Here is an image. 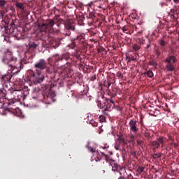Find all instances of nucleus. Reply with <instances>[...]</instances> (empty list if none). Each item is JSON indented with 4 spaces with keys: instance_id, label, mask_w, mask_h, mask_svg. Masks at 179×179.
<instances>
[{
    "instance_id": "obj_31",
    "label": "nucleus",
    "mask_w": 179,
    "mask_h": 179,
    "mask_svg": "<svg viewBox=\"0 0 179 179\" xmlns=\"http://www.w3.org/2000/svg\"><path fill=\"white\" fill-rule=\"evenodd\" d=\"M160 157H162V153H158V154H154L152 155V158L153 159H160Z\"/></svg>"
},
{
    "instance_id": "obj_11",
    "label": "nucleus",
    "mask_w": 179,
    "mask_h": 179,
    "mask_svg": "<svg viewBox=\"0 0 179 179\" xmlns=\"http://www.w3.org/2000/svg\"><path fill=\"white\" fill-rule=\"evenodd\" d=\"M129 127L131 132H133V134H136L139 131V128H138V122L136 120H131L129 122Z\"/></svg>"
},
{
    "instance_id": "obj_24",
    "label": "nucleus",
    "mask_w": 179,
    "mask_h": 179,
    "mask_svg": "<svg viewBox=\"0 0 179 179\" xmlns=\"http://www.w3.org/2000/svg\"><path fill=\"white\" fill-rule=\"evenodd\" d=\"M62 57L63 58V61H68V59L71 58V57L69 56V53H64L63 55H62Z\"/></svg>"
},
{
    "instance_id": "obj_21",
    "label": "nucleus",
    "mask_w": 179,
    "mask_h": 179,
    "mask_svg": "<svg viewBox=\"0 0 179 179\" xmlns=\"http://www.w3.org/2000/svg\"><path fill=\"white\" fill-rule=\"evenodd\" d=\"M144 75H147L148 78H153V76H155V74L153 73V71H152V70H148L144 73Z\"/></svg>"
},
{
    "instance_id": "obj_1",
    "label": "nucleus",
    "mask_w": 179,
    "mask_h": 179,
    "mask_svg": "<svg viewBox=\"0 0 179 179\" xmlns=\"http://www.w3.org/2000/svg\"><path fill=\"white\" fill-rule=\"evenodd\" d=\"M34 68L36 72L32 70L29 71L30 80L34 85H38L44 80V76L41 73L47 68V62L44 59H41L34 64Z\"/></svg>"
},
{
    "instance_id": "obj_39",
    "label": "nucleus",
    "mask_w": 179,
    "mask_h": 179,
    "mask_svg": "<svg viewBox=\"0 0 179 179\" xmlns=\"http://www.w3.org/2000/svg\"><path fill=\"white\" fill-rule=\"evenodd\" d=\"M99 118H100L101 122H104V121H106V118L104 117H103L102 115H101L99 117Z\"/></svg>"
},
{
    "instance_id": "obj_36",
    "label": "nucleus",
    "mask_w": 179,
    "mask_h": 179,
    "mask_svg": "<svg viewBox=\"0 0 179 179\" xmlns=\"http://www.w3.org/2000/svg\"><path fill=\"white\" fill-rule=\"evenodd\" d=\"M122 30L123 33H125V31H128V27L124 26V27L122 28Z\"/></svg>"
},
{
    "instance_id": "obj_47",
    "label": "nucleus",
    "mask_w": 179,
    "mask_h": 179,
    "mask_svg": "<svg viewBox=\"0 0 179 179\" xmlns=\"http://www.w3.org/2000/svg\"><path fill=\"white\" fill-rule=\"evenodd\" d=\"M141 44H143V39H139Z\"/></svg>"
},
{
    "instance_id": "obj_17",
    "label": "nucleus",
    "mask_w": 179,
    "mask_h": 179,
    "mask_svg": "<svg viewBox=\"0 0 179 179\" xmlns=\"http://www.w3.org/2000/svg\"><path fill=\"white\" fill-rule=\"evenodd\" d=\"M100 95H99L98 99L96 101L97 103V106L99 108H104V106H103V104L101 103V101L100 100V99H104V96L103 95V94L99 93Z\"/></svg>"
},
{
    "instance_id": "obj_7",
    "label": "nucleus",
    "mask_w": 179,
    "mask_h": 179,
    "mask_svg": "<svg viewBox=\"0 0 179 179\" xmlns=\"http://www.w3.org/2000/svg\"><path fill=\"white\" fill-rule=\"evenodd\" d=\"M42 96L46 104H51V102L53 101L54 98L55 97V92L51 90V87H48L45 85L43 88Z\"/></svg>"
},
{
    "instance_id": "obj_28",
    "label": "nucleus",
    "mask_w": 179,
    "mask_h": 179,
    "mask_svg": "<svg viewBox=\"0 0 179 179\" xmlns=\"http://www.w3.org/2000/svg\"><path fill=\"white\" fill-rule=\"evenodd\" d=\"M77 19L78 20H79V22H83V20H85V15H79L78 16H77Z\"/></svg>"
},
{
    "instance_id": "obj_40",
    "label": "nucleus",
    "mask_w": 179,
    "mask_h": 179,
    "mask_svg": "<svg viewBox=\"0 0 179 179\" xmlns=\"http://www.w3.org/2000/svg\"><path fill=\"white\" fill-rule=\"evenodd\" d=\"M118 141L119 142H125V139H124L122 137H119Z\"/></svg>"
},
{
    "instance_id": "obj_16",
    "label": "nucleus",
    "mask_w": 179,
    "mask_h": 179,
    "mask_svg": "<svg viewBox=\"0 0 179 179\" xmlns=\"http://www.w3.org/2000/svg\"><path fill=\"white\" fill-rule=\"evenodd\" d=\"M112 166V171H120V170H123L124 171H125V169H121V166L118 165L117 163H113L111 164Z\"/></svg>"
},
{
    "instance_id": "obj_30",
    "label": "nucleus",
    "mask_w": 179,
    "mask_h": 179,
    "mask_svg": "<svg viewBox=\"0 0 179 179\" xmlns=\"http://www.w3.org/2000/svg\"><path fill=\"white\" fill-rule=\"evenodd\" d=\"M126 58H127V59H128L129 62V61H136V59L134 56L126 55Z\"/></svg>"
},
{
    "instance_id": "obj_18",
    "label": "nucleus",
    "mask_w": 179,
    "mask_h": 179,
    "mask_svg": "<svg viewBox=\"0 0 179 179\" xmlns=\"http://www.w3.org/2000/svg\"><path fill=\"white\" fill-rule=\"evenodd\" d=\"M157 142L159 143V146L161 145L162 148L164 146V142H166V137L160 136L157 138Z\"/></svg>"
},
{
    "instance_id": "obj_37",
    "label": "nucleus",
    "mask_w": 179,
    "mask_h": 179,
    "mask_svg": "<svg viewBox=\"0 0 179 179\" xmlns=\"http://www.w3.org/2000/svg\"><path fill=\"white\" fill-rule=\"evenodd\" d=\"M120 144H118V143H115V149L116 150H120Z\"/></svg>"
},
{
    "instance_id": "obj_10",
    "label": "nucleus",
    "mask_w": 179,
    "mask_h": 179,
    "mask_svg": "<svg viewBox=\"0 0 179 179\" xmlns=\"http://www.w3.org/2000/svg\"><path fill=\"white\" fill-rule=\"evenodd\" d=\"M71 48H75L78 44H83L85 43V35H78L76 38L71 40Z\"/></svg>"
},
{
    "instance_id": "obj_6",
    "label": "nucleus",
    "mask_w": 179,
    "mask_h": 179,
    "mask_svg": "<svg viewBox=\"0 0 179 179\" xmlns=\"http://www.w3.org/2000/svg\"><path fill=\"white\" fill-rule=\"evenodd\" d=\"M1 62H3V64H6V65H8V66H10V68H13V66L17 62V59L13 57V54H12V52L7 51L6 53H4L1 59Z\"/></svg>"
},
{
    "instance_id": "obj_22",
    "label": "nucleus",
    "mask_w": 179,
    "mask_h": 179,
    "mask_svg": "<svg viewBox=\"0 0 179 179\" xmlns=\"http://www.w3.org/2000/svg\"><path fill=\"white\" fill-rule=\"evenodd\" d=\"M151 145L155 148V149H159V148H160V145H159L157 141H152L151 142Z\"/></svg>"
},
{
    "instance_id": "obj_32",
    "label": "nucleus",
    "mask_w": 179,
    "mask_h": 179,
    "mask_svg": "<svg viewBox=\"0 0 179 179\" xmlns=\"http://www.w3.org/2000/svg\"><path fill=\"white\" fill-rule=\"evenodd\" d=\"M59 16L60 15H55L54 17V20H57L58 22H65L64 20H62V18H59Z\"/></svg>"
},
{
    "instance_id": "obj_53",
    "label": "nucleus",
    "mask_w": 179,
    "mask_h": 179,
    "mask_svg": "<svg viewBox=\"0 0 179 179\" xmlns=\"http://www.w3.org/2000/svg\"><path fill=\"white\" fill-rule=\"evenodd\" d=\"M118 179H125V178H124V177L122 176H120Z\"/></svg>"
},
{
    "instance_id": "obj_50",
    "label": "nucleus",
    "mask_w": 179,
    "mask_h": 179,
    "mask_svg": "<svg viewBox=\"0 0 179 179\" xmlns=\"http://www.w3.org/2000/svg\"><path fill=\"white\" fill-rule=\"evenodd\" d=\"M111 86V83L110 82H108V87H110Z\"/></svg>"
},
{
    "instance_id": "obj_3",
    "label": "nucleus",
    "mask_w": 179,
    "mask_h": 179,
    "mask_svg": "<svg viewBox=\"0 0 179 179\" xmlns=\"http://www.w3.org/2000/svg\"><path fill=\"white\" fill-rule=\"evenodd\" d=\"M45 69H46L47 73L50 75L49 78H51V79H55V76H59L60 78H66L69 73H72V69H71V66L69 65H66L62 67L57 71V73L52 72V71H51V69L47 67V66Z\"/></svg>"
},
{
    "instance_id": "obj_59",
    "label": "nucleus",
    "mask_w": 179,
    "mask_h": 179,
    "mask_svg": "<svg viewBox=\"0 0 179 179\" xmlns=\"http://www.w3.org/2000/svg\"><path fill=\"white\" fill-rule=\"evenodd\" d=\"M103 173H105L106 171H103Z\"/></svg>"
},
{
    "instance_id": "obj_33",
    "label": "nucleus",
    "mask_w": 179,
    "mask_h": 179,
    "mask_svg": "<svg viewBox=\"0 0 179 179\" xmlns=\"http://www.w3.org/2000/svg\"><path fill=\"white\" fill-rule=\"evenodd\" d=\"M108 111H111L110 109H107V108H105L103 110L102 113L105 115H108Z\"/></svg>"
},
{
    "instance_id": "obj_42",
    "label": "nucleus",
    "mask_w": 179,
    "mask_h": 179,
    "mask_svg": "<svg viewBox=\"0 0 179 179\" xmlns=\"http://www.w3.org/2000/svg\"><path fill=\"white\" fill-rule=\"evenodd\" d=\"M94 15H93V13H90L89 14L88 17H89L90 19H93V17H94Z\"/></svg>"
},
{
    "instance_id": "obj_25",
    "label": "nucleus",
    "mask_w": 179,
    "mask_h": 179,
    "mask_svg": "<svg viewBox=\"0 0 179 179\" xmlns=\"http://www.w3.org/2000/svg\"><path fill=\"white\" fill-rule=\"evenodd\" d=\"M59 61H61V62L64 61L63 57H62V55H56L55 62H59Z\"/></svg>"
},
{
    "instance_id": "obj_8",
    "label": "nucleus",
    "mask_w": 179,
    "mask_h": 179,
    "mask_svg": "<svg viewBox=\"0 0 179 179\" xmlns=\"http://www.w3.org/2000/svg\"><path fill=\"white\" fill-rule=\"evenodd\" d=\"M38 47H40V43L38 41H30L27 46V51L26 54H31V57H33Z\"/></svg>"
},
{
    "instance_id": "obj_34",
    "label": "nucleus",
    "mask_w": 179,
    "mask_h": 179,
    "mask_svg": "<svg viewBox=\"0 0 179 179\" xmlns=\"http://www.w3.org/2000/svg\"><path fill=\"white\" fill-rule=\"evenodd\" d=\"M150 65H151L152 66H156V65H157V63L155 61L151 60L150 62Z\"/></svg>"
},
{
    "instance_id": "obj_12",
    "label": "nucleus",
    "mask_w": 179,
    "mask_h": 179,
    "mask_svg": "<svg viewBox=\"0 0 179 179\" xmlns=\"http://www.w3.org/2000/svg\"><path fill=\"white\" fill-rule=\"evenodd\" d=\"M105 108H107V110H111L114 108V106H115V102L113 100V98L111 99L106 98V102L103 103Z\"/></svg>"
},
{
    "instance_id": "obj_15",
    "label": "nucleus",
    "mask_w": 179,
    "mask_h": 179,
    "mask_svg": "<svg viewBox=\"0 0 179 179\" xmlns=\"http://www.w3.org/2000/svg\"><path fill=\"white\" fill-rule=\"evenodd\" d=\"M6 99V90L5 89L0 90V104L3 103V99Z\"/></svg>"
},
{
    "instance_id": "obj_29",
    "label": "nucleus",
    "mask_w": 179,
    "mask_h": 179,
    "mask_svg": "<svg viewBox=\"0 0 179 179\" xmlns=\"http://www.w3.org/2000/svg\"><path fill=\"white\" fill-rule=\"evenodd\" d=\"M15 6L17 8H19L20 9H22V10L24 9V7L23 6V3L17 2V3H15Z\"/></svg>"
},
{
    "instance_id": "obj_35",
    "label": "nucleus",
    "mask_w": 179,
    "mask_h": 179,
    "mask_svg": "<svg viewBox=\"0 0 179 179\" xmlns=\"http://www.w3.org/2000/svg\"><path fill=\"white\" fill-rule=\"evenodd\" d=\"M116 76H117V78H122L123 75H122V73H121V71H118V72L117 73V74H116Z\"/></svg>"
},
{
    "instance_id": "obj_2",
    "label": "nucleus",
    "mask_w": 179,
    "mask_h": 179,
    "mask_svg": "<svg viewBox=\"0 0 179 179\" xmlns=\"http://www.w3.org/2000/svg\"><path fill=\"white\" fill-rule=\"evenodd\" d=\"M55 22L53 20H48L45 23L38 24V29L40 31V34L42 36L41 40L45 41V38L54 33V25Z\"/></svg>"
},
{
    "instance_id": "obj_44",
    "label": "nucleus",
    "mask_w": 179,
    "mask_h": 179,
    "mask_svg": "<svg viewBox=\"0 0 179 179\" xmlns=\"http://www.w3.org/2000/svg\"><path fill=\"white\" fill-rule=\"evenodd\" d=\"M76 57L77 59H82V58L80 57V55H79V54H76Z\"/></svg>"
},
{
    "instance_id": "obj_54",
    "label": "nucleus",
    "mask_w": 179,
    "mask_h": 179,
    "mask_svg": "<svg viewBox=\"0 0 179 179\" xmlns=\"http://www.w3.org/2000/svg\"><path fill=\"white\" fill-rule=\"evenodd\" d=\"M174 2H179V0H173Z\"/></svg>"
},
{
    "instance_id": "obj_61",
    "label": "nucleus",
    "mask_w": 179,
    "mask_h": 179,
    "mask_svg": "<svg viewBox=\"0 0 179 179\" xmlns=\"http://www.w3.org/2000/svg\"><path fill=\"white\" fill-rule=\"evenodd\" d=\"M136 176H138V174H136Z\"/></svg>"
},
{
    "instance_id": "obj_58",
    "label": "nucleus",
    "mask_w": 179,
    "mask_h": 179,
    "mask_svg": "<svg viewBox=\"0 0 179 179\" xmlns=\"http://www.w3.org/2000/svg\"><path fill=\"white\" fill-rule=\"evenodd\" d=\"M57 33H59V29L57 30Z\"/></svg>"
},
{
    "instance_id": "obj_48",
    "label": "nucleus",
    "mask_w": 179,
    "mask_h": 179,
    "mask_svg": "<svg viewBox=\"0 0 179 179\" xmlns=\"http://www.w3.org/2000/svg\"><path fill=\"white\" fill-rule=\"evenodd\" d=\"M174 147H175V148H178V144H177V143H174Z\"/></svg>"
},
{
    "instance_id": "obj_52",
    "label": "nucleus",
    "mask_w": 179,
    "mask_h": 179,
    "mask_svg": "<svg viewBox=\"0 0 179 179\" xmlns=\"http://www.w3.org/2000/svg\"><path fill=\"white\" fill-rule=\"evenodd\" d=\"M92 2H91V3H89L87 4V6H92Z\"/></svg>"
},
{
    "instance_id": "obj_51",
    "label": "nucleus",
    "mask_w": 179,
    "mask_h": 179,
    "mask_svg": "<svg viewBox=\"0 0 179 179\" xmlns=\"http://www.w3.org/2000/svg\"><path fill=\"white\" fill-rule=\"evenodd\" d=\"M134 138H135V136H134V135H131V139H134Z\"/></svg>"
},
{
    "instance_id": "obj_41",
    "label": "nucleus",
    "mask_w": 179,
    "mask_h": 179,
    "mask_svg": "<svg viewBox=\"0 0 179 179\" xmlns=\"http://www.w3.org/2000/svg\"><path fill=\"white\" fill-rule=\"evenodd\" d=\"M137 145H138V146H141L142 145V141H141V140H137Z\"/></svg>"
},
{
    "instance_id": "obj_38",
    "label": "nucleus",
    "mask_w": 179,
    "mask_h": 179,
    "mask_svg": "<svg viewBox=\"0 0 179 179\" xmlns=\"http://www.w3.org/2000/svg\"><path fill=\"white\" fill-rule=\"evenodd\" d=\"M88 150L91 152V153H94V152H96V150L92 147H88Z\"/></svg>"
},
{
    "instance_id": "obj_46",
    "label": "nucleus",
    "mask_w": 179,
    "mask_h": 179,
    "mask_svg": "<svg viewBox=\"0 0 179 179\" xmlns=\"http://www.w3.org/2000/svg\"><path fill=\"white\" fill-rule=\"evenodd\" d=\"M134 178H134V176H132V175H129L128 176V179H134Z\"/></svg>"
},
{
    "instance_id": "obj_13",
    "label": "nucleus",
    "mask_w": 179,
    "mask_h": 179,
    "mask_svg": "<svg viewBox=\"0 0 179 179\" xmlns=\"http://www.w3.org/2000/svg\"><path fill=\"white\" fill-rule=\"evenodd\" d=\"M10 79H12V76L10 74H7L2 76L1 77V82H3V86H8L6 83H9L10 82Z\"/></svg>"
},
{
    "instance_id": "obj_9",
    "label": "nucleus",
    "mask_w": 179,
    "mask_h": 179,
    "mask_svg": "<svg viewBox=\"0 0 179 179\" xmlns=\"http://www.w3.org/2000/svg\"><path fill=\"white\" fill-rule=\"evenodd\" d=\"M71 31H75V25H73V24L71 22H67L64 24L63 34H64V36H69L71 34Z\"/></svg>"
},
{
    "instance_id": "obj_49",
    "label": "nucleus",
    "mask_w": 179,
    "mask_h": 179,
    "mask_svg": "<svg viewBox=\"0 0 179 179\" xmlns=\"http://www.w3.org/2000/svg\"><path fill=\"white\" fill-rule=\"evenodd\" d=\"M101 154L102 155V156H103V157H105L107 155L104 152H101Z\"/></svg>"
},
{
    "instance_id": "obj_19",
    "label": "nucleus",
    "mask_w": 179,
    "mask_h": 179,
    "mask_svg": "<svg viewBox=\"0 0 179 179\" xmlns=\"http://www.w3.org/2000/svg\"><path fill=\"white\" fill-rule=\"evenodd\" d=\"M143 135H144L147 141H150V138H152V136L150 135V132L149 131L148 128H145V130L143 131Z\"/></svg>"
},
{
    "instance_id": "obj_55",
    "label": "nucleus",
    "mask_w": 179,
    "mask_h": 179,
    "mask_svg": "<svg viewBox=\"0 0 179 179\" xmlns=\"http://www.w3.org/2000/svg\"><path fill=\"white\" fill-rule=\"evenodd\" d=\"M150 47V44H148L147 46V48H149Z\"/></svg>"
},
{
    "instance_id": "obj_14",
    "label": "nucleus",
    "mask_w": 179,
    "mask_h": 179,
    "mask_svg": "<svg viewBox=\"0 0 179 179\" xmlns=\"http://www.w3.org/2000/svg\"><path fill=\"white\" fill-rule=\"evenodd\" d=\"M6 1L0 0V7L3 9V10L1 11V13L2 15H5V13L8 12V7H6Z\"/></svg>"
},
{
    "instance_id": "obj_26",
    "label": "nucleus",
    "mask_w": 179,
    "mask_h": 179,
    "mask_svg": "<svg viewBox=\"0 0 179 179\" xmlns=\"http://www.w3.org/2000/svg\"><path fill=\"white\" fill-rule=\"evenodd\" d=\"M133 50L134 51H136V52H138V51H139V50H141V45H138V44H134L133 45Z\"/></svg>"
},
{
    "instance_id": "obj_43",
    "label": "nucleus",
    "mask_w": 179,
    "mask_h": 179,
    "mask_svg": "<svg viewBox=\"0 0 179 179\" xmlns=\"http://www.w3.org/2000/svg\"><path fill=\"white\" fill-rule=\"evenodd\" d=\"M131 155L133 156V157H136V151L132 152Z\"/></svg>"
},
{
    "instance_id": "obj_60",
    "label": "nucleus",
    "mask_w": 179,
    "mask_h": 179,
    "mask_svg": "<svg viewBox=\"0 0 179 179\" xmlns=\"http://www.w3.org/2000/svg\"><path fill=\"white\" fill-rule=\"evenodd\" d=\"M166 1H171V0H166Z\"/></svg>"
},
{
    "instance_id": "obj_23",
    "label": "nucleus",
    "mask_w": 179,
    "mask_h": 179,
    "mask_svg": "<svg viewBox=\"0 0 179 179\" xmlns=\"http://www.w3.org/2000/svg\"><path fill=\"white\" fill-rule=\"evenodd\" d=\"M137 173L141 175L142 174V172L143 171H145V167L144 166H138V168H137V170H136Z\"/></svg>"
},
{
    "instance_id": "obj_27",
    "label": "nucleus",
    "mask_w": 179,
    "mask_h": 179,
    "mask_svg": "<svg viewBox=\"0 0 179 179\" xmlns=\"http://www.w3.org/2000/svg\"><path fill=\"white\" fill-rule=\"evenodd\" d=\"M155 52L157 57H160V55H162V52H160V48H156L155 50Z\"/></svg>"
},
{
    "instance_id": "obj_57",
    "label": "nucleus",
    "mask_w": 179,
    "mask_h": 179,
    "mask_svg": "<svg viewBox=\"0 0 179 179\" xmlns=\"http://www.w3.org/2000/svg\"><path fill=\"white\" fill-rule=\"evenodd\" d=\"M171 17H174V15H173V14L171 15Z\"/></svg>"
},
{
    "instance_id": "obj_5",
    "label": "nucleus",
    "mask_w": 179,
    "mask_h": 179,
    "mask_svg": "<svg viewBox=\"0 0 179 179\" xmlns=\"http://www.w3.org/2000/svg\"><path fill=\"white\" fill-rule=\"evenodd\" d=\"M166 64L165 69L166 72H173L176 71V62H177V57L173 55H169L164 60Z\"/></svg>"
},
{
    "instance_id": "obj_4",
    "label": "nucleus",
    "mask_w": 179,
    "mask_h": 179,
    "mask_svg": "<svg viewBox=\"0 0 179 179\" xmlns=\"http://www.w3.org/2000/svg\"><path fill=\"white\" fill-rule=\"evenodd\" d=\"M5 30L6 34V36H9V37H15L17 40H20V38H22V33L17 30L14 22L8 24L7 26L5 27Z\"/></svg>"
},
{
    "instance_id": "obj_56",
    "label": "nucleus",
    "mask_w": 179,
    "mask_h": 179,
    "mask_svg": "<svg viewBox=\"0 0 179 179\" xmlns=\"http://www.w3.org/2000/svg\"><path fill=\"white\" fill-rule=\"evenodd\" d=\"M98 159H96V162L99 161L100 162V158H99V157H97Z\"/></svg>"
},
{
    "instance_id": "obj_20",
    "label": "nucleus",
    "mask_w": 179,
    "mask_h": 179,
    "mask_svg": "<svg viewBox=\"0 0 179 179\" xmlns=\"http://www.w3.org/2000/svg\"><path fill=\"white\" fill-rule=\"evenodd\" d=\"M159 44L161 45L160 50H162V51H164V47L166 45V42L164 41V40L161 39L159 41Z\"/></svg>"
},
{
    "instance_id": "obj_45",
    "label": "nucleus",
    "mask_w": 179,
    "mask_h": 179,
    "mask_svg": "<svg viewBox=\"0 0 179 179\" xmlns=\"http://www.w3.org/2000/svg\"><path fill=\"white\" fill-rule=\"evenodd\" d=\"M105 160H106L107 162H108V159H110V157L108 155H105Z\"/></svg>"
}]
</instances>
